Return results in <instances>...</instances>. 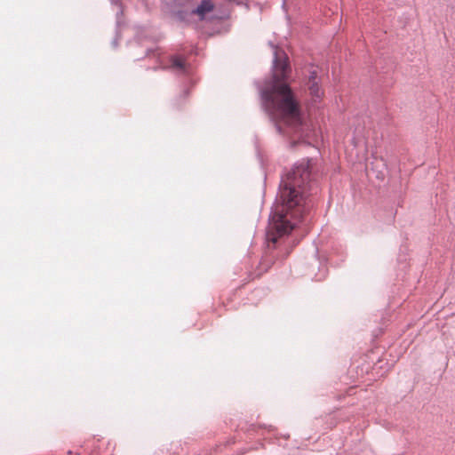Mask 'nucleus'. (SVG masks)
Here are the masks:
<instances>
[{
  "instance_id": "obj_1",
  "label": "nucleus",
  "mask_w": 455,
  "mask_h": 455,
  "mask_svg": "<svg viewBox=\"0 0 455 455\" xmlns=\"http://www.w3.org/2000/svg\"><path fill=\"white\" fill-rule=\"evenodd\" d=\"M291 67L288 58L275 55L272 77L261 89L263 104L279 132L299 133L302 128L301 104L288 84Z\"/></svg>"
},
{
  "instance_id": "obj_2",
  "label": "nucleus",
  "mask_w": 455,
  "mask_h": 455,
  "mask_svg": "<svg viewBox=\"0 0 455 455\" xmlns=\"http://www.w3.org/2000/svg\"><path fill=\"white\" fill-rule=\"evenodd\" d=\"M312 189L309 161H303L282 180L280 185V205H276L272 215V226L278 236L288 234L294 228L291 219H301L307 205V196Z\"/></svg>"
},
{
  "instance_id": "obj_3",
  "label": "nucleus",
  "mask_w": 455,
  "mask_h": 455,
  "mask_svg": "<svg viewBox=\"0 0 455 455\" xmlns=\"http://www.w3.org/2000/svg\"><path fill=\"white\" fill-rule=\"evenodd\" d=\"M214 9V4L211 0H203L201 4L192 12L203 20L205 15Z\"/></svg>"
},
{
  "instance_id": "obj_4",
  "label": "nucleus",
  "mask_w": 455,
  "mask_h": 455,
  "mask_svg": "<svg viewBox=\"0 0 455 455\" xmlns=\"http://www.w3.org/2000/svg\"><path fill=\"white\" fill-rule=\"evenodd\" d=\"M308 88L311 95L316 99H320L323 95V90L320 88L318 83L316 82L315 70L310 72V76L308 79Z\"/></svg>"
},
{
  "instance_id": "obj_5",
  "label": "nucleus",
  "mask_w": 455,
  "mask_h": 455,
  "mask_svg": "<svg viewBox=\"0 0 455 455\" xmlns=\"http://www.w3.org/2000/svg\"><path fill=\"white\" fill-rule=\"evenodd\" d=\"M172 67L180 70H183L185 68V60L180 57H172L171 59Z\"/></svg>"
},
{
  "instance_id": "obj_6",
  "label": "nucleus",
  "mask_w": 455,
  "mask_h": 455,
  "mask_svg": "<svg viewBox=\"0 0 455 455\" xmlns=\"http://www.w3.org/2000/svg\"><path fill=\"white\" fill-rule=\"evenodd\" d=\"M278 237L277 236H275V235H271L270 234H268V240L273 242L274 243H276Z\"/></svg>"
},
{
  "instance_id": "obj_7",
  "label": "nucleus",
  "mask_w": 455,
  "mask_h": 455,
  "mask_svg": "<svg viewBox=\"0 0 455 455\" xmlns=\"http://www.w3.org/2000/svg\"><path fill=\"white\" fill-rule=\"evenodd\" d=\"M228 2H236V3H240L241 0H228Z\"/></svg>"
}]
</instances>
